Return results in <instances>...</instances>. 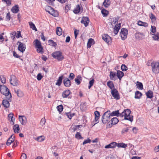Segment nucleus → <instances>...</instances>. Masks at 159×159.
Segmentation results:
<instances>
[{
	"mask_svg": "<svg viewBox=\"0 0 159 159\" xmlns=\"http://www.w3.org/2000/svg\"><path fill=\"white\" fill-rule=\"evenodd\" d=\"M66 114L67 117L70 119H71L73 116H74L75 114V113H71L70 112L66 113Z\"/></svg>",
	"mask_w": 159,
	"mask_h": 159,
	"instance_id": "obj_42",
	"label": "nucleus"
},
{
	"mask_svg": "<svg viewBox=\"0 0 159 159\" xmlns=\"http://www.w3.org/2000/svg\"><path fill=\"white\" fill-rule=\"evenodd\" d=\"M63 78V75H61V76H60L57 80V82L56 83V85H57L60 86L62 83V81Z\"/></svg>",
	"mask_w": 159,
	"mask_h": 159,
	"instance_id": "obj_26",
	"label": "nucleus"
},
{
	"mask_svg": "<svg viewBox=\"0 0 159 159\" xmlns=\"http://www.w3.org/2000/svg\"><path fill=\"white\" fill-rule=\"evenodd\" d=\"M58 111L60 112H61L63 110V106L62 105H60L57 106V107Z\"/></svg>",
	"mask_w": 159,
	"mask_h": 159,
	"instance_id": "obj_49",
	"label": "nucleus"
},
{
	"mask_svg": "<svg viewBox=\"0 0 159 159\" xmlns=\"http://www.w3.org/2000/svg\"><path fill=\"white\" fill-rule=\"evenodd\" d=\"M111 94L114 98L116 100L120 99V97L118 91L116 89H114L111 90Z\"/></svg>",
	"mask_w": 159,
	"mask_h": 159,
	"instance_id": "obj_8",
	"label": "nucleus"
},
{
	"mask_svg": "<svg viewBox=\"0 0 159 159\" xmlns=\"http://www.w3.org/2000/svg\"><path fill=\"white\" fill-rule=\"evenodd\" d=\"M142 95V93L138 91L135 93L134 98L136 99H139Z\"/></svg>",
	"mask_w": 159,
	"mask_h": 159,
	"instance_id": "obj_29",
	"label": "nucleus"
},
{
	"mask_svg": "<svg viewBox=\"0 0 159 159\" xmlns=\"http://www.w3.org/2000/svg\"><path fill=\"white\" fill-rule=\"evenodd\" d=\"M107 86L111 89V91L114 89H115L113 82L109 81L107 82Z\"/></svg>",
	"mask_w": 159,
	"mask_h": 159,
	"instance_id": "obj_21",
	"label": "nucleus"
},
{
	"mask_svg": "<svg viewBox=\"0 0 159 159\" xmlns=\"http://www.w3.org/2000/svg\"><path fill=\"white\" fill-rule=\"evenodd\" d=\"M152 35H153L152 37V38L154 40H158V39H159V36L158 33H157V34H152Z\"/></svg>",
	"mask_w": 159,
	"mask_h": 159,
	"instance_id": "obj_43",
	"label": "nucleus"
},
{
	"mask_svg": "<svg viewBox=\"0 0 159 159\" xmlns=\"http://www.w3.org/2000/svg\"><path fill=\"white\" fill-rule=\"evenodd\" d=\"M116 73L115 72L111 71L110 72V79L113 80H115L117 79L116 77Z\"/></svg>",
	"mask_w": 159,
	"mask_h": 159,
	"instance_id": "obj_14",
	"label": "nucleus"
},
{
	"mask_svg": "<svg viewBox=\"0 0 159 159\" xmlns=\"http://www.w3.org/2000/svg\"><path fill=\"white\" fill-rule=\"evenodd\" d=\"M146 94L147 97L148 98H151L153 97V92L150 90H149L146 93Z\"/></svg>",
	"mask_w": 159,
	"mask_h": 159,
	"instance_id": "obj_30",
	"label": "nucleus"
},
{
	"mask_svg": "<svg viewBox=\"0 0 159 159\" xmlns=\"http://www.w3.org/2000/svg\"><path fill=\"white\" fill-rule=\"evenodd\" d=\"M49 13L54 17L57 16L58 15V12L55 11L53 8Z\"/></svg>",
	"mask_w": 159,
	"mask_h": 159,
	"instance_id": "obj_31",
	"label": "nucleus"
},
{
	"mask_svg": "<svg viewBox=\"0 0 159 159\" xmlns=\"http://www.w3.org/2000/svg\"><path fill=\"white\" fill-rule=\"evenodd\" d=\"M19 119L20 123L22 125H25L27 121L26 117L24 116H19Z\"/></svg>",
	"mask_w": 159,
	"mask_h": 159,
	"instance_id": "obj_11",
	"label": "nucleus"
},
{
	"mask_svg": "<svg viewBox=\"0 0 159 159\" xmlns=\"http://www.w3.org/2000/svg\"><path fill=\"white\" fill-rule=\"evenodd\" d=\"M124 119L125 120H127L130 121L131 122H132L133 120V116L132 115H128L124 116Z\"/></svg>",
	"mask_w": 159,
	"mask_h": 159,
	"instance_id": "obj_32",
	"label": "nucleus"
},
{
	"mask_svg": "<svg viewBox=\"0 0 159 159\" xmlns=\"http://www.w3.org/2000/svg\"><path fill=\"white\" fill-rule=\"evenodd\" d=\"M128 33V31L126 29L124 28L121 29L120 32V35L122 40H125L126 39Z\"/></svg>",
	"mask_w": 159,
	"mask_h": 159,
	"instance_id": "obj_5",
	"label": "nucleus"
},
{
	"mask_svg": "<svg viewBox=\"0 0 159 159\" xmlns=\"http://www.w3.org/2000/svg\"><path fill=\"white\" fill-rule=\"evenodd\" d=\"M137 87L138 89L142 90L143 89V86L142 83L139 81L137 82Z\"/></svg>",
	"mask_w": 159,
	"mask_h": 159,
	"instance_id": "obj_41",
	"label": "nucleus"
},
{
	"mask_svg": "<svg viewBox=\"0 0 159 159\" xmlns=\"http://www.w3.org/2000/svg\"><path fill=\"white\" fill-rule=\"evenodd\" d=\"M0 92L3 95L7 96V99L9 100H11V95L9 89L5 85L3 84L0 87Z\"/></svg>",
	"mask_w": 159,
	"mask_h": 159,
	"instance_id": "obj_1",
	"label": "nucleus"
},
{
	"mask_svg": "<svg viewBox=\"0 0 159 159\" xmlns=\"http://www.w3.org/2000/svg\"><path fill=\"white\" fill-rule=\"evenodd\" d=\"M15 136L12 135L10 138L7 140V146L10 145L11 143L14 140Z\"/></svg>",
	"mask_w": 159,
	"mask_h": 159,
	"instance_id": "obj_18",
	"label": "nucleus"
},
{
	"mask_svg": "<svg viewBox=\"0 0 159 159\" xmlns=\"http://www.w3.org/2000/svg\"><path fill=\"white\" fill-rule=\"evenodd\" d=\"M131 111L129 109H125L120 114V116L123 117L130 115Z\"/></svg>",
	"mask_w": 159,
	"mask_h": 159,
	"instance_id": "obj_13",
	"label": "nucleus"
},
{
	"mask_svg": "<svg viewBox=\"0 0 159 159\" xmlns=\"http://www.w3.org/2000/svg\"><path fill=\"white\" fill-rule=\"evenodd\" d=\"M117 146L118 148H125L127 147V144H125L123 143H117Z\"/></svg>",
	"mask_w": 159,
	"mask_h": 159,
	"instance_id": "obj_40",
	"label": "nucleus"
},
{
	"mask_svg": "<svg viewBox=\"0 0 159 159\" xmlns=\"http://www.w3.org/2000/svg\"><path fill=\"white\" fill-rule=\"evenodd\" d=\"M13 56L14 57L17 58H19L20 57V56L18 55L15 51L13 52Z\"/></svg>",
	"mask_w": 159,
	"mask_h": 159,
	"instance_id": "obj_63",
	"label": "nucleus"
},
{
	"mask_svg": "<svg viewBox=\"0 0 159 159\" xmlns=\"http://www.w3.org/2000/svg\"><path fill=\"white\" fill-rule=\"evenodd\" d=\"M17 43H19L18 47V50L22 52H23L26 49V45L25 43L19 41Z\"/></svg>",
	"mask_w": 159,
	"mask_h": 159,
	"instance_id": "obj_9",
	"label": "nucleus"
},
{
	"mask_svg": "<svg viewBox=\"0 0 159 159\" xmlns=\"http://www.w3.org/2000/svg\"><path fill=\"white\" fill-rule=\"evenodd\" d=\"M94 42V40L90 38L89 39L87 43V47L88 48H90L92 44V43L93 42Z\"/></svg>",
	"mask_w": 159,
	"mask_h": 159,
	"instance_id": "obj_35",
	"label": "nucleus"
},
{
	"mask_svg": "<svg viewBox=\"0 0 159 159\" xmlns=\"http://www.w3.org/2000/svg\"><path fill=\"white\" fill-rule=\"evenodd\" d=\"M0 78L1 81L2 83L4 84L6 83V78L4 75H1Z\"/></svg>",
	"mask_w": 159,
	"mask_h": 159,
	"instance_id": "obj_47",
	"label": "nucleus"
},
{
	"mask_svg": "<svg viewBox=\"0 0 159 159\" xmlns=\"http://www.w3.org/2000/svg\"><path fill=\"white\" fill-rule=\"evenodd\" d=\"M45 119L44 118H43L41 119L40 122V124L42 126H43L45 124Z\"/></svg>",
	"mask_w": 159,
	"mask_h": 159,
	"instance_id": "obj_54",
	"label": "nucleus"
},
{
	"mask_svg": "<svg viewBox=\"0 0 159 159\" xmlns=\"http://www.w3.org/2000/svg\"><path fill=\"white\" fill-rule=\"evenodd\" d=\"M102 39L107 43H109L111 39V37L107 34H103L102 36Z\"/></svg>",
	"mask_w": 159,
	"mask_h": 159,
	"instance_id": "obj_12",
	"label": "nucleus"
},
{
	"mask_svg": "<svg viewBox=\"0 0 159 159\" xmlns=\"http://www.w3.org/2000/svg\"><path fill=\"white\" fill-rule=\"evenodd\" d=\"M10 82L11 84L14 86H17L18 84V81L16 76L12 75L11 76Z\"/></svg>",
	"mask_w": 159,
	"mask_h": 159,
	"instance_id": "obj_6",
	"label": "nucleus"
},
{
	"mask_svg": "<svg viewBox=\"0 0 159 159\" xmlns=\"http://www.w3.org/2000/svg\"><path fill=\"white\" fill-rule=\"evenodd\" d=\"M151 31L153 33H154L156 31V27L153 26L152 25L151 26Z\"/></svg>",
	"mask_w": 159,
	"mask_h": 159,
	"instance_id": "obj_59",
	"label": "nucleus"
},
{
	"mask_svg": "<svg viewBox=\"0 0 159 159\" xmlns=\"http://www.w3.org/2000/svg\"><path fill=\"white\" fill-rule=\"evenodd\" d=\"M101 12L104 16L106 17L108 15V12L105 9H102Z\"/></svg>",
	"mask_w": 159,
	"mask_h": 159,
	"instance_id": "obj_45",
	"label": "nucleus"
},
{
	"mask_svg": "<svg viewBox=\"0 0 159 159\" xmlns=\"http://www.w3.org/2000/svg\"><path fill=\"white\" fill-rule=\"evenodd\" d=\"M91 142V140L89 138H88L87 139L85 140L83 143V144L84 145L87 143H90Z\"/></svg>",
	"mask_w": 159,
	"mask_h": 159,
	"instance_id": "obj_55",
	"label": "nucleus"
},
{
	"mask_svg": "<svg viewBox=\"0 0 159 159\" xmlns=\"http://www.w3.org/2000/svg\"><path fill=\"white\" fill-rule=\"evenodd\" d=\"M129 130V129L128 127L124 128L121 131L122 134H123L126 132H127Z\"/></svg>",
	"mask_w": 159,
	"mask_h": 159,
	"instance_id": "obj_56",
	"label": "nucleus"
},
{
	"mask_svg": "<svg viewBox=\"0 0 159 159\" xmlns=\"http://www.w3.org/2000/svg\"><path fill=\"white\" fill-rule=\"evenodd\" d=\"M118 121L119 120L117 118L113 117L111 119V121H109V123L111 125H115L118 122Z\"/></svg>",
	"mask_w": 159,
	"mask_h": 159,
	"instance_id": "obj_22",
	"label": "nucleus"
},
{
	"mask_svg": "<svg viewBox=\"0 0 159 159\" xmlns=\"http://www.w3.org/2000/svg\"><path fill=\"white\" fill-rule=\"evenodd\" d=\"M34 44L36 48H37V50L38 52L42 53L43 52L42 50L43 48L42 47L40 42L37 39H36L34 41Z\"/></svg>",
	"mask_w": 159,
	"mask_h": 159,
	"instance_id": "obj_4",
	"label": "nucleus"
},
{
	"mask_svg": "<svg viewBox=\"0 0 159 159\" xmlns=\"http://www.w3.org/2000/svg\"><path fill=\"white\" fill-rule=\"evenodd\" d=\"M111 147L112 148H114L116 147L117 146V143L116 142H113L110 143Z\"/></svg>",
	"mask_w": 159,
	"mask_h": 159,
	"instance_id": "obj_57",
	"label": "nucleus"
},
{
	"mask_svg": "<svg viewBox=\"0 0 159 159\" xmlns=\"http://www.w3.org/2000/svg\"><path fill=\"white\" fill-rule=\"evenodd\" d=\"M13 114L12 113H11L8 115V119L11 120L12 122V125L14 124V119H13Z\"/></svg>",
	"mask_w": 159,
	"mask_h": 159,
	"instance_id": "obj_33",
	"label": "nucleus"
},
{
	"mask_svg": "<svg viewBox=\"0 0 159 159\" xmlns=\"http://www.w3.org/2000/svg\"><path fill=\"white\" fill-rule=\"evenodd\" d=\"M36 140L38 141L41 142L44 140V139L43 138L42 136H40L37 138Z\"/></svg>",
	"mask_w": 159,
	"mask_h": 159,
	"instance_id": "obj_58",
	"label": "nucleus"
},
{
	"mask_svg": "<svg viewBox=\"0 0 159 159\" xmlns=\"http://www.w3.org/2000/svg\"><path fill=\"white\" fill-rule=\"evenodd\" d=\"M21 159H26V155L25 153H23L20 157Z\"/></svg>",
	"mask_w": 159,
	"mask_h": 159,
	"instance_id": "obj_64",
	"label": "nucleus"
},
{
	"mask_svg": "<svg viewBox=\"0 0 159 159\" xmlns=\"http://www.w3.org/2000/svg\"><path fill=\"white\" fill-rule=\"evenodd\" d=\"M63 83L64 85L66 87H69L71 85L70 80L67 78L64 79L63 80Z\"/></svg>",
	"mask_w": 159,
	"mask_h": 159,
	"instance_id": "obj_16",
	"label": "nucleus"
},
{
	"mask_svg": "<svg viewBox=\"0 0 159 159\" xmlns=\"http://www.w3.org/2000/svg\"><path fill=\"white\" fill-rule=\"evenodd\" d=\"M94 80L93 79H92V80H90L89 82V86L88 87L89 89H90V88L92 86L94 83Z\"/></svg>",
	"mask_w": 159,
	"mask_h": 159,
	"instance_id": "obj_51",
	"label": "nucleus"
},
{
	"mask_svg": "<svg viewBox=\"0 0 159 159\" xmlns=\"http://www.w3.org/2000/svg\"><path fill=\"white\" fill-rule=\"evenodd\" d=\"M70 92L69 90H67L64 91L62 93V96L63 98H67L68 97L70 98Z\"/></svg>",
	"mask_w": 159,
	"mask_h": 159,
	"instance_id": "obj_15",
	"label": "nucleus"
},
{
	"mask_svg": "<svg viewBox=\"0 0 159 159\" xmlns=\"http://www.w3.org/2000/svg\"><path fill=\"white\" fill-rule=\"evenodd\" d=\"M49 45L53 47H56L57 45L56 43L54 42L52 40H49L48 41Z\"/></svg>",
	"mask_w": 159,
	"mask_h": 159,
	"instance_id": "obj_39",
	"label": "nucleus"
},
{
	"mask_svg": "<svg viewBox=\"0 0 159 159\" xmlns=\"http://www.w3.org/2000/svg\"><path fill=\"white\" fill-rule=\"evenodd\" d=\"M70 4H68L66 5L65 7V12L66 13L70 9Z\"/></svg>",
	"mask_w": 159,
	"mask_h": 159,
	"instance_id": "obj_48",
	"label": "nucleus"
},
{
	"mask_svg": "<svg viewBox=\"0 0 159 159\" xmlns=\"http://www.w3.org/2000/svg\"><path fill=\"white\" fill-rule=\"evenodd\" d=\"M116 73V76L120 80L121 78L124 76V73L119 70H118Z\"/></svg>",
	"mask_w": 159,
	"mask_h": 159,
	"instance_id": "obj_20",
	"label": "nucleus"
},
{
	"mask_svg": "<svg viewBox=\"0 0 159 159\" xmlns=\"http://www.w3.org/2000/svg\"><path fill=\"white\" fill-rule=\"evenodd\" d=\"M82 78L80 75H78L75 79V82L78 85L80 84V81H82Z\"/></svg>",
	"mask_w": 159,
	"mask_h": 159,
	"instance_id": "obj_27",
	"label": "nucleus"
},
{
	"mask_svg": "<svg viewBox=\"0 0 159 159\" xmlns=\"http://www.w3.org/2000/svg\"><path fill=\"white\" fill-rule=\"evenodd\" d=\"M120 113L119 112V110L113 111L112 113H110V114L111 116H120Z\"/></svg>",
	"mask_w": 159,
	"mask_h": 159,
	"instance_id": "obj_28",
	"label": "nucleus"
},
{
	"mask_svg": "<svg viewBox=\"0 0 159 159\" xmlns=\"http://www.w3.org/2000/svg\"><path fill=\"white\" fill-rule=\"evenodd\" d=\"M11 37H13V40H14V39L15 38V36L16 35V33L15 31L12 32L11 33Z\"/></svg>",
	"mask_w": 159,
	"mask_h": 159,
	"instance_id": "obj_61",
	"label": "nucleus"
},
{
	"mask_svg": "<svg viewBox=\"0 0 159 159\" xmlns=\"http://www.w3.org/2000/svg\"><path fill=\"white\" fill-rule=\"evenodd\" d=\"M80 11V8L79 5H78L73 10V12L75 14L79 13Z\"/></svg>",
	"mask_w": 159,
	"mask_h": 159,
	"instance_id": "obj_37",
	"label": "nucleus"
},
{
	"mask_svg": "<svg viewBox=\"0 0 159 159\" xmlns=\"http://www.w3.org/2000/svg\"><path fill=\"white\" fill-rule=\"evenodd\" d=\"M52 56L55 59L59 61H61L64 59V57L62 55V53L60 51H56L53 52L52 54Z\"/></svg>",
	"mask_w": 159,
	"mask_h": 159,
	"instance_id": "obj_3",
	"label": "nucleus"
},
{
	"mask_svg": "<svg viewBox=\"0 0 159 159\" xmlns=\"http://www.w3.org/2000/svg\"><path fill=\"white\" fill-rule=\"evenodd\" d=\"M110 1L109 0H105L103 2V5L106 7H108L110 4Z\"/></svg>",
	"mask_w": 159,
	"mask_h": 159,
	"instance_id": "obj_36",
	"label": "nucleus"
},
{
	"mask_svg": "<svg viewBox=\"0 0 159 159\" xmlns=\"http://www.w3.org/2000/svg\"><path fill=\"white\" fill-rule=\"evenodd\" d=\"M43 77V76L41 74V73H39L37 75V79L39 81L41 80Z\"/></svg>",
	"mask_w": 159,
	"mask_h": 159,
	"instance_id": "obj_53",
	"label": "nucleus"
},
{
	"mask_svg": "<svg viewBox=\"0 0 159 159\" xmlns=\"http://www.w3.org/2000/svg\"><path fill=\"white\" fill-rule=\"evenodd\" d=\"M15 92L17 94V95L19 97H22L24 96V93L23 92L19 89H14Z\"/></svg>",
	"mask_w": 159,
	"mask_h": 159,
	"instance_id": "obj_23",
	"label": "nucleus"
},
{
	"mask_svg": "<svg viewBox=\"0 0 159 159\" xmlns=\"http://www.w3.org/2000/svg\"><path fill=\"white\" fill-rule=\"evenodd\" d=\"M75 137L78 139H84L83 137L81 136L80 134L78 132H77L75 134Z\"/></svg>",
	"mask_w": 159,
	"mask_h": 159,
	"instance_id": "obj_44",
	"label": "nucleus"
},
{
	"mask_svg": "<svg viewBox=\"0 0 159 159\" xmlns=\"http://www.w3.org/2000/svg\"><path fill=\"white\" fill-rule=\"evenodd\" d=\"M89 22V20L87 17H83L82 18L81 23L84 25L85 27H87Z\"/></svg>",
	"mask_w": 159,
	"mask_h": 159,
	"instance_id": "obj_10",
	"label": "nucleus"
},
{
	"mask_svg": "<svg viewBox=\"0 0 159 159\" xmlns=\"http://www.w3.org/2000/svg\"><path fill=\"white\" fill-rule=\"evenodd\" d=\"M2 104L6 108H8L10 106L9 101L7 100H3L2 101Z\"/></svg>",
	"mask_w": 159,
	"mask_h": 159,
	"instance_id": "obj_24",
	"label": "nucleus"
},
{
	"mask_svg": "<svg viewBox=\"0 0 159 159\" xmlns=\"http://www.w3.org/2000/svg\"><path fill=\"white\" fill-rule=\"evenodd\" d=\"M121 69L123 71H125L127 70L128 68L125 64H123L121 66Z\"/></svg>",
	"mask_w": 159,
	"mask_h": 159,
	"instance_id": "obj_50",
	"label": "nucleus"
},
{
	"mask_svg": "<svg viewBox=\"0 0 159 159\" xmlns=\"http://www.w3.org/2000/svg\"><path fill=\"white\" fill-rule=\"evenodd\" d=\"M75 77V75L73 73H70V74L69 76V78L70 79V80H73V79Z\"/></svg>",
	"mask_w": 159,
	"mask_h": 159,
	"instance_id": "obj_60",
	"label": "nucleus"
},
{
	"mask_svg": "<svg viewBox=\"0 0 159 159\" xmlns=\"http://www.w3.org/2000/svg\"><path fill=\"white\" fill-rule=\"evenodd\" d=\"M16 37L17 38H19L20 37H21V35L20 33V31H18L16 33Z\"/></svg>",
	"mask_w": 159,
	"mask_h": 159,
	"instance_id": "obj_62",
	"label": "nucleus"
},
{
	"mask_svg": "<svg viewBox=\"0 0 159 159\" xmlns=\"http://www.w3.org/2000/svg\"><path fill=\"white\" fill-rule=\"evenodd\" d=\"M152 70L153 72L156 74L159 73V66L157 65L155 62H153L151 63Z\"/></svg>",
	"mask_w": 159,
	"mask_h": 159,
	"instance_id": "obj_7",
	"label": "nucleus"
},
{
	"mask_svg": "<svg viewBox=\"0 0 159 159\" xmlns=\"http://www.w3.org/2000/svg\"><path fill=\"white\" fill-rule=\"evenodd\" d=\"M12 12L14 13H18L19 11L18 6L17 5H16L15 6L12 7L11 9Z\"/></svg>",
	"mask_w": 159,
	"mask_h": 159,
	"instance_id": "obj_19",
	"label": "nucleus"
},
{
	"mask_svg": "<svg viewBox=\"0 0 159 159\" xmlns=\"http://www.w3.org/2000/svg\"><path fill=\"white\" fill-rule=\"evenodd\" d=\"M13 129L14 130V132L16 133H18L19 132L20 130V128L19 125L17 124L13 126Z\"/></svg>",
	"mask_w": 159,
	"mask_h": 159,
	"instance_id": "obj_25",
	"label": "nucleus"
},
{
	"mask_svg": "<svg viewBox=\"0 0 159 159\" xmlns=\"http://www.w3.org/2000/svg\"><path fill=\"white\" fill-rule=\"evenodd\" d=\"M29 24L30 28L32 29L33 30H34L35 31H37V30L34 24L32 22H29Z\"/></svg>",
	"mask_w": 159,
	"mask_h": 159,
	"instance_id": "obj_38",
	"label": "nucleus"
},
{
	"mask_svg": "<svg viewBox=\"0 0 159 159\" xmlns=\"http://www.w3.org/2000/svg\"><path fill=\"white\" fill-rule=\"evenodd\" d=\"M120 27V23L116 25L114 28L113 32L115 35L116 34L118 33Z\"/></svg>",
	"mask_w": 159,
	"mask_h": 159,
	"instance_id": "obj_17",
	"label": "nucleus"
},
{
	"mask_svg": "<svg viewBox=\"0 0 159 159\" xmlns=\"http://www.w3.org/2000/svg\"><path fill=\"white\" fill-rule=\"evenodd\" d=\"M150 18L152 20H156V18L152 13H151L149 15Z\"/></svg>",
	"mask_w": 159,
	"mask_h": 159,
	"instance_id": "obj_52",
	"label": "nucleus"
},
{
	"mask_svg": "<svg viewBox=\"0 0 159 159\" xmlns=\"http://www.w3.org/2000/svg\"><path fill=\"white\" fill-rule=\"evenodd\" d=\"M57 34L59 36L62 34V30L60 27H57L56 29Z\"/></svg>",
	"mask_w": 159,
	"mask_h": 159,
	"instance_id": "obj_34",
	"label": "nucleus"
},
{
	"mask_svg": "<svg viewBox=\"0 0 159 159\" xmlns=\"http://www.w3.org/2000/svg\"><path fill=\"white\" fill-rule=\"evenodd\" d=\"M110 111H108L103 114L102 118V120L103 124H106L109 121L110 117L111 116L110 114Z\"/></svg>",
	"mask_w": 159,
	"mask_h": 159,
	"instance_id": "obj_2",
	"label": "nucleus"
},
{
	"mask_svg": "<svg viewBox=\"0 0 159 159\" xmlns=\"http://www.w3.org/2000/svg\"><path fill=\"white\" fill-rule=\"evenodd\" d=\"M52 8L50 6H47L45 7V10L47 12H48L49 13L51 10H52Z\"/></svg>",
	"mask_w": 159,
	"mask_h": 159,
	"instance_id": "obj_46",
	"label": "nucleus"
}]
</instances>
